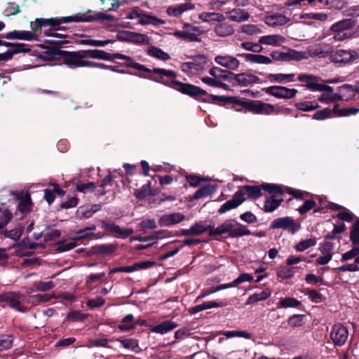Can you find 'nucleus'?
<instances>
[{
	"label": "nucleus",
	"mask_w": 359,
	"mask_h": 359,
	"mask_svg": "<svg viewBox=\"0 0 359 359\" xmlns=\"http://www.w3.org/2000/svg\"><path fill=\"white\" fill-rule=\"evenodd\" d=\"M52 298V295L49 294H37L34 295H31L29 297L30 302L32 304H39L41 302H46L50 300Z\"/></svg>",
	"instance_id": "69168bd1"
},
{
	"label": "nucleus",
	"mask_w": 359,
	"mask_h": 359,
	"mask_svg": "<svg viewBox=\"0 0 359 359\" xmlns=\"http://www.w3.org/2000/svg\"><path fill=\"white\" fill-rule=\"evenodd\" d=\"M96 188V185L94 182H81L76 183V190L78 191L86 194L88 192L93 191Z\"/></svg>",
	"instance_id": "052dcab7"
},
{
	"label": "nucleus",
	"mask_w": 359,
	"mask_h": 359,
	"mask_svg": "<svg viewBox=\"0 0 359 359\" xmlns=\"http://www.w3.org/2000/svg\"><path fill=\"white\" fill-rule=\"evenodd\" d=\"M238 57H243L246 62L259 64V65H269L272 63V60L264 55L238 53Z\"/></svg>",
	"instance_id": "412c9836"
},
{
	"label": "nucleus",
	"mask_w": 359,
	"mask_h": 359,
	"mask_svg": "<svg viewBox=\"0 0 359 359\" xmlns=\"http://www.w3.org/2000/svg\"><path fill=\"white\" fill-rule=\"evenodd\" d=\"M96 229L95 225L86 227L82 230L76 231L72 237L74 241H79L86 238H88L93 234L94 231Z\"/></svg>",
	"instance_id": "c03bdc74"
},
{
	"label": "nucleus",
	"mask_w": 359,
	"mask_h": 359,
	"mask_svg": "<svg viewBox=\"0 0 359 359\" xmlns=\"http://www.w3.org/2000/svg\"><path fill=\"white\" fill-rule=\"evenodd\" d=\"M297 80L304 83L302 84L303 86H305L312 91L321 90L319 88L320 83H318L320 78L318 76L308 74H300L297 77Z\"/></svg>",
	"instance_id": "6ab92c4d"
},
{
	"label": "nucleus",
	"mask_w": 359,
	"mask_h": 359,
	"mask_svg": "<svg viewBox=\"0 0 359 359\" xmlns=\"http://www.w3.org/2000/svg\"><path fill=\"white\" fill-rule=\"evenodd\" d=\"M185 219V215L181 212H173L162 215L158 224L161 226H170L177 224Z\"/></svg>",
	"instance_id": "a211bd4d"
},
{
	"label": "nucleus",
	"mask_w": 359,
	"mask_h": 359,
	"mask_svg": "<svg viewBox=\"0 0 359 359\" xmlns=\"http://www.w3.org/2000/svg\"><path fill=\"white\" fill-rule=\"evenodd\" d=\"M12 217V213L7 210L1 212L0 216V233L3 232L4 228L9 223Z\"/></svg>",
	"instance_id": "338daca9"
},
{
	"label": "nucleus",
	"mask_w": 359,
	"mask_h": 359,
	"mask_svg": "<svg viewBox=\"0 0 359 359\" xmlns=\"http://www.w3.org/2000/svg\"><path fill=\"white\" fill-rule=\"evenodd\" d=\"M305 323L304 316L301 314H294L288 319V324L291 327H300Z\"/></svg>",
	"instance_id": "0e129e2a"
},
{
	"label": "nucleus",
	"mask_w": 359,
	"mask_h": 359,
	"mask_svg": "<svg viewBox=\"0 0 359 359\" xmlns=\"http://www.w3.org/2000/svg\"><path fill=\"white\" fill-rule=\"evenodd\" d=\"M93 11L88 10L87 12L81 13H79L72 16L51 18H36L35 29H39L42 26L51 27V29L45 32V34L50 36L51 39L45 41V43L53 46L55 48H60L63 44L68 43L69 36L65 34H58L56 32L62 29L60 27L64 23H69L72 22H93L95 20H113L114 16L107 15L101 12L91 15Z\"/></svg>",
	"instance_id": "f257e3e1"
},
{
	"label": "nucleus",
	"mask_w": 359,
	"mask_h": 359,
	"mask_svg": "<svg viewBox=\"0 0 359 359\" xmlns=\"http://www.w3.org/2000/svg\"><path fill=\"white\" fill-rule=\"evenodd\" d=\"M194 8V5L191 3L180 4L168 8L167 13L170 16H179L185 11L193 10Z\"/></svg>",
	"instance_id": "bb28decb"
},
{
	"label": "nucleus",
	"mask_w": 359,
	"mask_h": 359,
	"mask_svg": "<svg viewBox=\"0 0 359 359\" xmlns=\"http://www.w3.org/2000/svg\"><path fill=\"white\" fill-rule=\"evenodd\" d=\"M290 19L284 15L276 13L265 18V23L271 27L282 26L289 22Z\"/></svg>",
	"instance_id": "a878e982"
},
{
	"label": "nucleus",
	"mask_w": 359,
	"mask_h": 359,
	"mask_svg": "<svg viewBox=\"0 0 359 359\" xmlns=\"http://www.w3.org/2000/svg\"><path fill=\"white\" fill-rule=\"evenodd\" d=\"M271 60L276 61H299V51L294 49H288L287 51L273 50L271 53Z\"/></svg>",
	"instance_id": "f3484780"
},
{
	"label": "nucleus",
	"mask_w": 359,
	"mask_h": 359,
	"mask_svg": "<svg viewBox=\"0 0 359 359\" xmlns=\"http://www.w3.org/2000/svg\"><path fill=\"white\" fill-rule=\"evenodd\" d=\"M268 95L278 99H291L295 97L298 90L295 88H288L282 86H272L264 89Z\"/></svg>",
	"instance_id": "9d476101"
},
{
	"label": "nucleus",
	"mask_w": 359,
	"mask_h": 359,
	"mask_svg": "<svg viewBox=\"0 0 359 359\" xmlns=\"http://www.w3.org/2000/svg\"><path fill=\"white\" fill-rule=\"evenodd\" d=\"M198 19L205 22H210L212 21L220 22H223L225 20V18L219 13L203 12L199 14Z\"/></svg>",
	"instance_id": "58836bf2"
},
{
	"label": "nucleus",
	"mask_w": 359,
	"mask_h": 359,
	"mask_svg": "<svg viewBox=\"0 0 359 359\" xmlns=\"http://www.w3.org/2000/svg\"><path fill=\"white\" fill-rule=\"evenodd\" d=\"M114 41L107 40H95V39H84L81 41V44L95 46V47H103L109 43H114Z\"/></svg>",
	"instance_id": "6e6d98bb"
},
{
	"label": "nucleus",
	"mask_w": 359,
	"mask_h": 359,
	"mask_svg": "<svg viewBox=\"0 0 359 359\" xmlns=\"http://www.w3.org/2000/svg\"><path fill=\"white\" fill-rule=\"evenodd\" d=\"M295 107L300 111H311L318 107V104L312 101L299 102L295 104Z\"/></svg>",
	"instance_id": "3c124183"
},
{
	"label": "nucleus",
	"mask_w": 359,
	"mask_h": 359,
	"mask_svg": "<svg viewBox=\"0 0 359 359\" xmlns=\"http://www.w3.org/2000/svg\"><path fill=\"white\" fill-rule=\"evenodd\" d=\"M319 88L321 90H316V91L322 92L323 93L318 97V100L323 103L334 102L338 100L337 95L334 92L332 87L325 85L320 84Z\"/></svg>",
	"instance_id": "aec40b11"
},
{
	"label": "nucleus",
	"mask_w": 359,
	"mask_h": 359,
	"mask_svg": "<svg viewBox=\"0 0 359 359\" xmlns=\"http://www.w3.org/2000/svg\"><path fill=\"white\" fill-rule=\"evenodd\" d=\"M238 48H243L252 53H260L263 50V47L259 43H254L249 41L241 42L238 45Z\"/></svg>",
	"instance_id": "79ce46f5"
},
{
	"label": "nucleus",
	"mask_w": 359,
	"mask_h": 359,
	"mask_svg": "<svg viewBox=\"0 0 359 359\" xmlns=\"http://www.w3.org/2000/svg\"><path fill=\"white\" fill-rule=\"evenodd\" d=\"M181 69L189 75H196L203 71V67L195 62H187L182 64Z\"/></svg>",
	"instance_id": "473e14b6"
},
{
	"label": "nucleus",
	"mask_w": 359,
	"mask_h": 359,
	"mask_svg": "<svg viewBox=\"0 0 359 359\" xmlns=\"http://www.w3.org/2000/svg\"><path fill=\"white\" fill-rule=\"evenodd\" d=\"M358 92L352 85L350 84H344L341 86H339L337 88V95L338 100H345L348 101L351 100Z\"/></svg>",
	"instance_id": "4be33fe9"
},
{
	"label": "nucleus",
	"mask_w": 359,
	"mask_h": 359,
	"mask_svg": "<svg viewBox=\"0 0 359 359\" xmlns=\"http://www.w3.org/2000/svg\"><path fill=\"white\" fill-rule=\"evenodd\" d=\"M359 256V248L353 246V248L341 255V261L345 262L356 258Z\"/></svg>",
	"instance_id": "774afa93"
},
{
	"label": "nucleus",
	"mask_w": 359,
	"mask_h": 359,
	"mask_svg": "<svg viewBox=\"0 0 359 359\" xmlns=\"http://www.w3.org/2000/svg\"><path fill=\"white\" fill-rule=\"evenodd\" d=\"M215 62L228 69L236 71L239 68L240 61L236 57L231 55H219L215 57Z\"/></svg>",
	"instance_id": "dca6fc26"
},
{
	"label": "nucleus",
	"mask_w": 359,
	"mask_h": 359,
	"mask_svg": "<svg viewBox=\"0 0 359 359\" xmlns=\"http://www.w3.org/2000/svg\"><path fill=\"white\" fill-rule=\"evenodd\" d=\"M337 107L338 105L335 104L332 110H330L327 108L319 110L313 114V119L324 120L325 118L331 117L332 113L335 114L337 116H346L355 114L359 111V109L355 107H347L344 108L341 110H338Z\"/></svg>",
	"instance_id": "0eeeda50"
},
{
	"label": "nucleus",
	"mask_w": 359,
	"mask_h": 359,
	"mask_svg": "<svg viewBox=\"0 0 359 359\" xmlns=\"http://www.w3.org/2000/svg\"><path fill=\"white\" fill-rule=\"evenodd\" d=\"M177 327V324L172 320H165L153 327L151 331L154 333L164 334Z\"/></svg>",
	"instance_id": "c756f323"
},
{
	"label": "nucleus",
	"mask_w": 359,
	"mask_h": 359,
	"mask_svg": "<svg viewBox=\"0 0 359 359\" xmlns=\"http://www.w3.org/2000/svg\"><path fill=\"white\" fill-rule=\"evenodd\" d=\"M87 60L88 58L114 61V54L111 55L103 50H85Z\"/></svg>",
	"instance_id": "c85d7f7f"
},
{
	"label": "nucleus",
	"mask_w": 359,
	"mask_h": 359,
	"mask_svg": "<svg viewBox=\"0 0 359 359\" xmlns=\"http://www.w3.org/2000/svg\"><path fill=\"white\" fill-rule=\"evenodd\" d=\"M134 316L130 313L126 315L118 325V329L122 332H128L136 327V324L133 323Z\"/></svg>",
	"instance_id": "a19ab883"
},
{
	"label": "nucleus",
	"mask_w": 359,
	"mask_h": 359,
	"mask_svg": "<svg viewBox=\"0 0 359 359\" xmlns=\"http://www.w3.org/2000/svg\"><path fill=\"white\" fill-rule=\"evenodd\" d=\"M116 341L119 342L122 346L128 350L139 352L140 351V348L139 346L138 341L133 338H125L120 337L116 339Z\"/></svg>",
	"instance_id": "f704fd0d"
},
{
	"label": "nucleus",
	"mask_w": 359,
	"mask_h": 359,
	"mask_svg": "<svg viewBox=\"0 0 359 359\" xmlns=\"http://www.w3.org/2000/svg\"><path fill=\"white\" fill-rule=\"evenodd\" d=\"M23 227L22 226H18L15 229L11 231H4V236L6 238H9L13 241H18L20 239L22 234Z\"/></svg>",
	"instance_id": "4d7b16f0"
},
{
	"label": "nucleus",
	"mask_w": 359,
	"mask_h": 359,
	"mask_svg": "<svg viewBox=\"0 0 359 359\" xmlns=\"http://www.w3.org/2000/svg\"><path fill=\"white\" fill-rule=\"evenodd\" d=\"M227 234L230 238H239L243 236H249L251 231L247 227L234 219H226L217 228H214L209 232V236H222Z\"/></svg>",
	"instance_id": "7ed1b4c3"
},
{
	"label": "nucleus",
	"mask_w": 359,
	"mask_h": 359,
	"mask_svg": "<svg viewBox=\"0 0 359 359\" xmlns=\"http://www.w3.org/2000/svg\"><path fill=\"white\" fill-rule=\"evenodd\" d=\"M103 229L114 234V236L119 238H126L131 236L134 231L133 229H122L114 222L103 221L102 222Z\"/></svg>",
	"instance_id": "4468645a"
},
{
	"label": "nucleus",
	"mask_w": 359,
	"mask_h": 359,
	"mask_svg": "<svg viewBox=\"0 0 359 359\" xmlns=\"http://www.w3.org/2000/svg\"><path fill=\"white\" fill-rule=\"evenodd\" d=\"M271 227L274 229H286L294 234L300 229L301 225L300 224L295 222L292 217H284L274 219L271 224Z\"/></svg>",
	"instance_id": "9b49d317"
},
{
	"label": "nucleus",
	"mask_w": 359,
	"mask_h": 359,
	"mask_svg": "<svg viewBox=\"0 0 359 359\" xmlns=\"http://www.w3.org/2000/svg\"><path fill=\"white\" fill-rule=\"evenodd\" d=\"M330 337L335 346H341L348 339V328L341 324H335L332 327Z\"/></svg>",
	"instance_id": "f8f14e48"
},
{
	"label": "nucleus",
	"mask_w": 359,
	"mask_h": 359,
	"mask_svg": "<svg viewBox=\"0 0 359 359\" xmlns=\"http://www.w3.org/2000/svg\"><path fill=\"white\" fill-rule=\"evenodd\" d=\"M271 296V292L269 290H264L261 292H256L250 295L247 302L246 304H252L259 301H264Z\"/></svg>",
	"instance_id": "37998d69"
},
{
	"label": "nucleus",
	"mask_w": 359,
	"mask_h": 359,
	"mask_svg": "<svg viewBox=\"0 0 359 359\" xmlns=\"http://www.w3.org/2000/svg\"><path fill=\"white\" fill-rule=\"evenodd\" d=\"M32 205L30 196L27 195L26 197L20 200L18 204V210L20 212L25 214L30 211Z\"/></svg>",
	"instance_id": "13d9d810"
},
{
	"label": "nucleus",
	"mask_w": 359,
	"mask_h": 359,
	"mask_svg": "<svg viewBox=\"0 0 359 359\" xmlns=\"http://www.w3.org/2000/svg\"><path fill=\"white\" fill-rule=\"evenodd\" d=\"M0 45L10 48V50L8 51L11 54V58L15 54L20 53H28L31 50L29 46L23 43L0 42Z\"/></svg>",
	"instance_id": "b1692460"
},
{
	"label": "nucleus",
	"mask_w": 359,
	"mask_h": 359,
	"mask_svg": "<svg viewBox=\"0 0 359 359\" xmlns=\"http://www.w3.org/2000/svg\"><path fill=\"white\" fill-rule=\"evenodd\" d=\"M214 32L217 36L220 37H227L231 36L234 32L233 26L228 22H222L216 25L214 27Z\"/></svg>",
	"instance_id": "2f4dec72"
},
{
	"label": "nucleus",
	"mask_w": 359,
	"mask_h": 359,
	"mask_svg": "<svg viewBox=\"0 0 359 359\" xmlns=\"http://www.w3.org/2000/svg\"><path fill=\"white\" fill-rule=\"evenodd\" d=\"M34 287L39 291L46 292L51 290L55 286V284L53 281H38L33 284Z\"/></svg>",
	"instance_id": "e2e57ef3"
},
{
	"label": "nucleus",
	"mask_w": 359,
	"mask_h": 359,
	"mask_svg": "<svg viewBox=\"0 0 359 359\" xmlns=\"http://www.w3.org/2000/svg\"><path fill=\"white\" fill-rule=\"evenodd\" d=\"M64 63L69 68L93 67V62L87 60L85 50L83 51H62Z\"/></svg>",
	"instance_id": "20e7f679"
},
{
	"label": "nucleus",
	"mask_w": 359,
	"mask_h": 359,
	"mask_svg": "<svg viewBox=\"0 0 359 359\" xmlns=\"http://www.w3.org/2000/svg\"><path fill=\"white\" fill-rule=\"evenodd\" d=\"M215 191V189L211 185H207L203 187L200 188L198 189L194 195L193 196L192 198L195 200H198L204 197H207L209 195L212 194Z\"/></svg>",
	"instance_id": "8fccbe9b"
},
{
	"label": "nucleus",
	"mask_w": 359,
	"mask_h": 359,
	"mask_svg": "<svg viewBox=\"0 0 359 359\" xmlns=\"http://www.w3.org/2000/svg\"><path fill=\"white\" fill-rule=\"evenodd\" d=\"M230 72H227L226 71H224L222 69L219 67H212L210 69L209 74L212 76L215 79H227L228 74H229Z\"/></svg>",
	"instance_id": "680f3d73"
},
{
	"label": "nucleus",
	"mask_w": 359,
	"mask_h": 359,
	"mask_svg": "<svg viewBox=\"0 0 359 359\" xmlns=\"http://www.w3.org/2000/svg\"><path fill=\"white\" fill-rule=\"evenodd\" d=\"M183 29L185 30L187 41H200L198 36L202 34V32L199 27L184 23Z\"/></svg>",
	"instance_id": "7c9ffc66"
},
{
	"label": "nucleus",
	"mask_w": 359,
	"mask_h": 359,
	"mask_svg": "<svg viewBox=\"0 0 359 359\" xmlns=\"http://www.w3.org/2000/svg\"><path fill=\"white\" fill-rule=\"evenodd\" d=\"M114 60L119 59L126 60L124 65L126 67L133 68L140 72L157 74L158 76L150 75L145 77L154 81L167 85L184 94L198 98L206 95L205 90L194 85L183 83L176 80L171 81L170 83H166L163 80L164 77L175 79L177 76V74L172 70L162 68H154L153 69H150L146 66L135 62L131 57L118 53H114Z\"/></svg>",
	"instance_id": "f03ea898"
},
{
	"label": "nucleus",
	"mask_w": 359,
	"mask_h": 359,
	"mask_svg": "<svg viewBox=\"0 0 359 359\" xmlns=\"http://www.w3.org/2000/svg\"><path fill=\"white\" fill-rule=\"evenodd\" d=\"M301 304V302L293 297H287L280 299L278 303V309L295 308Z\"/></svg>",
	"instance_id": "de8ad7c7"
},
{
	"label": "nucleus",
	"mask_w": 359,
	"mask_h": 359,
	"mask_svg": "<svg viewBox=\"0 0 359 359\" xmlns=\"http://www.w3.org/2000/svg\"><path fill=\"white\" fill-rule=\"evenodd\" d=\"M147 53L149 56L159 60L167 61L170 59V56L168 53L156 46H149L147 49Z\"/></svg>",
	"instance_id": "c9c22d12"
},
{
	"label": "nucleus",
	"mask_w": 359,
	"mask_h": 359,
	"mask_svg": "<svg viewBox=\"0 0 359 359\" xmlns=\"http://www.w3.org/2000/svg\"><path fill=\"white\" fill-rule=\"evenodd\" d=\"M350 240L352 245L359 248V219L353 224L350 232Z\"/></svg>",
	"instance_id": "09e8293b"
},
{
	"label": "nucleus",
	"mask_w": 359,
	"mask_h": 359,
	"mask_svg": "<svg viewBox=\"0 0 359 359\" xmlns=\"http://www.w3.org/2000/svg\"><path fill=\"white\" fill-rule=\"evenodd\" d=\"M354 26V21L351 19H345L333 24L330 27V30L332 32H344L352 29Z\"/></svg>",
	"instance_id": "4c0bfd02"
},
{
	"label": "nucleus",
	"mask_w": 359,
	"mask_h": 359,
	"mask_svg": "<svg viewBox=\"0 0 359 359\" xmlns=\"http://www.w3.org/2000/svg\"><path fill=\"white\" fill-rule=\"evenodd\" d=\"M267 79L271 82L290 83L294 81V74H269Z\"/></svg>",
	"instance_id": "72a5a7b5"
},
{
	"label": "nucleus",
	"mask_w": 359,
	"mask_h": 359,
	"mask_svg": "<svg viewBox=\"0 0 359 359\" xmlns=\"http://www.w3.org/2000/svg\"><path fill=\"white\" fill-rule=\"evenodd\" d=\"M359 57V54L353 49H337L332 50L329 56L332 62L340 65H346L355 62Z\"/></svg>",
	"instance_id": "423d86ee"
},
{
	"label": "nucleus",
	"mask_w": 359,
	"mask_h": 359,
	"mask_svg": "<svg viewBox=\"0 0 359 359\" xmlns=\"http://www.w3.org/2000/svg\"><path fill=\"white\" fill-rule=\"evenodd\" d=\"M44 241L48 242L56 239L60 236V232L58 229L53 227H48L44 231Z\"/></svg>",
	"instance_id": "bf43d9fd"
},
{
	"label": "nucleus",
	"mask_w": 359,
	"mask_h": 359,
	"mask_svg": "<svg viewBox=\"0 0 359 359\" xmlns=\"http://www.w3.org/2000/svg\"><path fill=\"white\" fill-rule=\"evenodd\" d=\"M231 76V80L233 83L241 87H247L255 83H261V79L251 72H243L241 74L229 73Z\"/></svg>",
	"instance_id": "1a4fd4ad"
},
{
	"label": "nucleus",
	"mask_w": 359,
	"mask_h": 359,
	"mask_svg": "<svg viewBox=\"0 0 359 359\" xmlns=\"http://www.w3.org/2000/svg\"><path fill=\"white\" fill-rule=\"evenodd\" d=\"M36 26V20H35L34 25L32 27L34 32H30V31L14 30L13 32H10L7 33L6 35V38L7 39H18V40L32 41V40L35 39V37H36V34H34V32H37L39 30H41L42 27H45L44 26H42L40 28H39V29H35ZM46 27H49L48 29V30L51 29V27H50V26H47ZM46 31H47V29L44 30L43 34H45ZM44 35L48 36V35H46V34H44Z\"/></svg>",
	"instance_id": "ddd939ff"
},
{
	"label": "nucleus",
	"mask_w": 359,
	"mask_h": 359,
	"mask_svg": "<svg viewBox=\"0 0 359 359\" xmlns=\"http://www.w3.org/2000/svg\"><path fill=\"white\" fill-rule=\"evenodd\" d=\"M130 42L135 44H147L149 43V39L144 34L132 32Z\"/></svg>",
	"instance_id": "864d4df0"
},
{
	"label": "nucleus",
	"mask_w": 359,
	"mask_h": 359,
	"mask_svg": "<svg viewBox=\"0 0 359 359\" xmlns=\"http://www.w3.org/2000/svg\"><path fill=\"white\" fill-rule=\"evenodd\" d=\"M243 106L249 111L257 114L269 115L275 111V107L273 104L265 103L260 100L244 102Z\"/></svg>",
	"instance_id": "6e6552de"
},
{
	"label": "nucleus",
	"mask_w": 359,
	"mask_h": 359,
	"mask_svg": "<svg viewBox=\"0 0 359 359\" xmlns=\"http://www.w3.org/2000/svg\"><path fill=\"white\" fill-rule=\"evenodd\" d=\"M316 238H309L304 241H300L294 246V249L297 252H303L311 247L316 245Z\"/></svg>",
	"instance_id": "603ef678"
},
{
	"label": "nucleus",
	"mask_w": 359,
	"mask_h": 359,
	"mask_svg": "<svg viewBox=\"0 0 359 359\" xmlns=\"http://www.w3.org/2000/svg\"><path fill=\"white\" fill-rule=\"evenodd\" d=\"M229 18L234 22H241L248 20L250 18V15L248 12L243 9L234 8L229 11Z\"/></svg>",
	"instance_id": "e433bc0d"
},
{
	"label": "nucleus",
	"mask_w": 359,
	"mask_h": 359,
	"mask_svg": "<svg viewBox=\"0 0 359 359\" xmlns=\"http://www.w3.org/2000/svg\"><path fill=\"white\" fill-rule=\"evenodd\" d=\"M139 23L141 25H163L164 21L155 16L142 13L141 19L139 20Z\"/></svg>",
	"instance_id": "49530a36"
},
{
	"label": "nucleus",
	"mask_w": 359,
	"mask_h": 359,
	"mask_svg": "<svg viewBox=\"0 0 359 359\" xmlns=\"http://www.w3.org/2000/svg\"><path fill=\"white\" fill-rule=\"evenodd\" d=\"M285 38L280 34L266 35L259 39V43L261 44L278 46L284 43Z\"/></svg>",
	"instance_id": "cd10ccee"
},
{
	"label": "nucleus",
	"mask_w": 359,
	"mask_h": 359,
	"mask_svg": "<svg viewBox=\"0 0 359 359\" xmlns=\"http://www.w3.org/2000/svg\"><path fill=\"white\" fill-rule=\"evenodd\" d=\"M237 192H241V198H245V196L247 195L248 198L256 199L262 195L261 189L259 187L251 185L241 187Z\"/></svg>",
	"instance_id": "393cba45"
},
{
	"label": "nucleus",
	"mask_w": 359,
	"mask_h": 359,
	"mask_svg": "<svg viewBox=\"0 0 359 359\" xmlns=\"http://www.w3.org/2000/svg\"><path fill=\"white\" fill-rule=\"evenodd\" d=\"M192 226V231L194 236L202 234L206 231L208 233L212 231L214 228L211 225L206 224L204 222L200 221L195 223Z\"/></svg>",
	"instance_id": "a18cd8bd"
},
{
	"label": "nucleus",
	"mask_w": 359,
	"mask_h": 359,
	"mask_svg": "<svg viewBox=\"0 0 359 359\" xmlns=\"http://www.w3.org/2000/svg\"><path fill=\"white\" fill-rule=\"evenodd\" d=\"M283 201V198H278L276 196H271L267 198L264 205V210L266 212H273L277 209Z\"/></svg>",
	"instance_id": "ea45409f"
},
{
	"label": "nucleus",
	"mask_w": 359,
	"mask_h": 359,
	"mask_svg": "<svg viewBox=\"0 0 359 359\" xmlns=\"http://www.w3.org/2000/svg\"><path fill=\"white\" fill-rule=\"evenodd\" d=\"M24 298L22 295L15 292H6L0 295V302H5L13 309L18 311H24L21 306Z\"/></svg>",
	"instance_id": "2eb2a0df"
},
{
	"label": "nucleus",
	"mask_w": 359,
	"mask_h": 359,
	"mask_svg": "<svg viewBox=\"0 0 359 359\" xmlns=\"http://www.w3.org/2000/svg\"><path fill=\"white\" fill-rule=\"evenodd\" d=\"M240 193L241 192L236 191L231 200L227 201L220 207L218 212L220 214H224L232 209L238 207L245 199V198H241Z\"/></svg>",
	"instance_id": "5701e85b"
},
{
	"label": "nucleus",
	"mask_w": 359,
	"mask_h": 359,
	"mask_svg": "<svg viewBox=\"0 0 359 359\" xmlns=\"http://www.w3.org/2000/svg\"><path fill=\"white\" fill-rule=\"evenodd\" d=\"M332 47L327 43H319L309 46L306 50L299 51V61L307 60L309 57H325L328 54H331Z\"/></svg>",
	"instance_id": "39448f33"
},
{
	"label": "nucleus",
	"mask_w": 359,
	"mask_h": 359,
	"mask_svg": "<svg viewBox=\"0 0 359 359\" xmlns=\"http://www.w3.org/2000/svg\"><path fill=\"white\" fill-rule=\"evenodd\" d=\"M261 187L264 191L271 194L283 195L284 192L281 186L275 184L263 183Z\"/></svg>",
	"instance_id": "5fc2aeb1"
}]
</instances>
